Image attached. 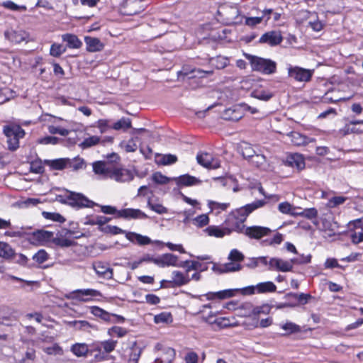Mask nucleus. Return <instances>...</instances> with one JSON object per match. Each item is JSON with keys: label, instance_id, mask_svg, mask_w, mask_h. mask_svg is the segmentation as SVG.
<instances>
[{"label": "nucleus", "instance_id": "29", "mask_svg": "<svg viewBox=\"0 0 363 363\" xmlns=\"http://www.w3.org/2000/svg\"><path fill=\"white\" fill-rule=\"evenodd\" d=\"M175 357V351L171 347L164 350L162 357L157 358L155 362L159 363H172Z\"/></svg>", "mask_w": 363, "mask_h": 363}, {"label": "nucleus", "instance_id": "31", "mask_svg": "<svg viewBox=\"0 0 363 363\" xmlns=\"http://www.w3.org/2000/svg\"><path fill=\"white\" fill-rule=\"evenodd\" d=\"M213 317H214V314L212 312H211L208 316L203 317V320L207 323H209L211 324L216 323L218 325L223 327V328H225V327L230 325L229 319H228L226 318H216L213 320H212Z\"/></svg>", "mask_w": 363, "mask_h": 363}, {"label": "nucleus", "instance_id": "43", "mask_svg": "<svg viewBox=\"0 0 363 363\" xmlns=\"http://www.w3.org/2000/svg\"><path fill=\"white\" fill-rule=\"evenodd\" d=\"M239 315L244 317H250L252 315V304L250 302H246L240 305L238 308Z\"/></svg>", "mask_w": 363, "mask_h": 363}, {"label": "nucleus", "instance_id": "20", "mask_svg": "<svg viewBox=\"0 0 363 363\" xmlns=\"http://www.w3.org/2000/svg\"><path fill=\"white\" fill-rule=\"evenodd\" d=\"M204 231L208 236H213L216 238H223L225 235H230V230L224 228H220L216 225H211L206 228Z\"/></svg>", "mask_w": 363, "mask_h": 363}, {"label": "nucleus", "instance_id": "30", "mask_svg": "<svg viewBox=\"0 0 363 363\" xmlns=\"http://www.w3.org/2000/svg\"><path fill=\"white\" fill-rule=\"evenodd\" d=\"M62 40L67 43V45L70 48H79L82 43L79 39L72 34H65L62 35Z\"/></svg>", "mask_w": 363, "mask_h": 363}, {"label": "nucleus", "instance_id": "21", "mask_svg": "<svg viewBox=\"0 0 363 363\" xmlns=\"http://www.w3.org/2000/svg\"><path fill=\"white\" fill-rule=\"evenodd\" d=\"M286 163L292 167H296L298 170L305 167V162L303 157L298 154H294L289 156L286 159Z\"/></svg>", "mask_w": 363, "mask_h": 363}, {"label": "nucleus", "instance_id": "49", "mask_svg": "<svg viewBox=\"0 0 363 363\" xmlns=\"http://www.w3.org/2000/svg\"><path fill=\"white\" fill-rule=\"evenodd\" d=\"M111 218H107L104 216H98L95 218L89 219L86 223L89 225H104L106 223H108Z\"/></svg>", "mask_w": 363, "mask_h": 363}, {"label": "nucleus", "instance_id": "39", "mask_svg": "<svg viewBox=\"0 0 363 363\" xmlns=\"http://www.w3.org/2000/svg\"><path fill=\"white\" fill-rule=\"evenodd\" d=\"M208 206L211 209V211H216V214L220 213L223 211H225L230 206L229 203H218L214 201H209Z\"/></svg>", "mask_w": 363, "mask_h": 363}, {"label": "nucleus", "instance_id": "16", "mask_svg": "<svg viewBox=\"0 0 363 363\" xmlns=\"http://www.w3.org/2000/svg\"><path fill=\"white\" fill-rule=\"evenodd\" d=\"M282 41V37L279 32L270 31L264 33L259 39V42L267 43L271 46L279 45Z\"/></svg>", "mask_w": 363, "mask_h": 363}, {"label": "nucleus", "instance_id": "48", "mask_svg": "<svg viewBox=\"0 0 363 363\" xmlns=\"http://www.w3.org/2000/svg\"><path fill=\"white\" fill-rule=\"evenodd\" d=\"M155 322L159 323H168L172 321V315L169 313L163 312L156 315L154 318Z\"/></svg>", "mask_w": 363, "mask_h": 363}, {"label": "nucleus", "instance_id": "3", "mask_svg": "<svg viewBox=\"0 0 363 363\" xmlns=\"http://www.w3.org/2000/svg\"><path fill=\"white\" fill-rule=\"evenodd\" d=\"M253 70L264 74H271L276 72L277 63L269 59L248 55Z\"/></svg>", "mask_w": 363, "mask_h": 363}, {"label": "nucleus", "instance_id": "32", "mask_svg": "<svg viewBox=\"0 0 363 363\" xmlns=\"http://www.w3.org/2000/svg\"><path fill=\"white\" fill-rule=\"evenodd\" d=\"M33 237L37 241L40 242H45L51 240L53 237V233L40 230L33 233Z\"/></svg>", "mask_w": 363, "mask_h": 363}, {"label": "nucleus", "instance_id": "1", "mask_svg": "<svg viewBox=\"0 0 363 363\" xmlns=\"http://www.w3.org/2000/svg\"><path fill=\"white\" fill-rule=\"evenodd\" d=\"M264 204L265 201L258 200L235 211H233L225 220V228L230 230V234L232 231L242 232L245 228L243 223L247 216L255 209L262 207Z\"/></svg>", "mask_w": 363, "mask_h": 363}, {"label": "nucleus", "instance_id": "28", "mask_svg": "<svg viewBox=\"0 0 363 363\" xmlns=\"http://www.w3.org/2000/svg\"><path fill=\"white\" fill-rule=\"evenodd\" d=\"M93 169L95 174L103 175L109 177V172L111 169L107 167V164L104 162H96L93 164Z\"/></svg>", "mask_w": 363, "mask_h": 363}, {"label": "nucleus", "instance_id": "40", "mask_svg": "<svg viewBox=\"0 0 363 363\" xmlns=\"http://www.w3.org/2000/svg\"><path fill=\"white\" fill-rule=\"evenodd\" d=\"M131 127V121L128 118H122L118 121L116 122L112 128L116 130H126Z\"/></svg>", "mask_w": 363, "mask_h": 363}, {"label": "nucleus", "instance_id": "60", "mask_svg": "<svg viewBox=\"0 0 363 363\" xmlns=\"http://www.w3.org/2000/svg\"><path fill=\"white\" fill-rule=\"evenodd\" d=\"M121 145L128 152H133L137 150V144L134 139H130L127 143H121Z\"/></svg>", "mask_w": 363, "mask_h": 363}, {"label": "nucleus", "instance_id": "57", "mask_svg": "<svg viewBox=\"0 0 363 363\" xmlns=\"http://www.w3.org/2000/svg\"><path fill=\"white\" fill-rule=\"evenodd\" d=\"M117 341L108 340L101 342V346L106 353H110L115 350Z\"/></svg>", "mask_w": 363, "mask_h": 363}, {"label": "nucleus", "instance_id": "25", "mask_svg": "<svg viewBox=\"0 0 363 363\" xmlns=\"http://www.w3.org/2000/svg\"><path fill=\"white\" fill-rule=\"evenodd\" d=\"M180 73L183 74L185 76H187L189 74H192V76L191 77L203 78L211 75L213 74V71H204L201 69H193L191 70H189L187 68L183 67L182 71H181Z\"/></svg>", "mask_w": 363, "mask_h": 363}, {"label": "nucleus", "instance_id": "47", "mask_svg": "<svg viewBox=\"0 0 363 363\" xmlns=\"http://www.w3.org/2000/svg\"><path fill=\"white\" fill-rule=\"evenodd\" d=\"M49 257L50 255L45 250H40L33 256V259L38 264H43L46 262Z\"/></svg>", "mask_w": 363, "mask_h": 363}, {"label": "nucleus", "instance_id": "2", "mask_svg": "<svg viewBox=\"0 0 363 363\" xmlns=\"http://www.w3.org/2000/svg\"><path fill=\"white\" fill-rule=\"evenodd\" d=\"M243 254L238 250L233 249L230 251L228 255L229 262L225 263L219 267L213 266L214 271L218 272L220 274L234 272L241 270L242 266L240 262L244 259Z\"/></svg>", "mask_w": 363, "mask_h": 363}, {"label": "nucleus", "instance_id": "56", "mask_svg": "<svg viewBox=\"0 0 363 363\" xmlns=\"http://www.w3.org/2000/svg\"><path fill=\"white\" fill-rule=\"evenodd\" d=\"M152 180L158 184H167L170 179L163 175L160 172H155L152 174Z\"/></svg>", "mask_w": 363, "mask_h": 363}, {"label": "nucleus", "instance_id": "24", "mask_svg": "<svg viewBox=\"0 0 363 363\" xmlns=\"http://www.w3.org/2000/svg\"><path fill=\"white\" fill-rule=\"evenodd\" d=\"M5 37L11 42L20 43L26 38L25 33L21 30H8L5 32Z\"/></svg>", "mask_w": 363, "mask_h": 363}, {"label": "nucleus", "instance_id": "13", "mask_svg": "<svg viewBox=\"0 0 363 363\" xmlns=\"http://www.w3.org/2000/svg\"><path fill=\"white\" fill-rule=\"evenodd\" d=\"M221 117L226 121H237L243 117V113L240 105H237L225 109Z\"/></svg>", "mask_w": 363, "mask_h": 363}, {"label": "nucleus", "instance_id": "45", "mask_svg": "<svg viewBox=\"0 0 363 363\" xmlns=\"http://www.w3.org/2000/svg\"><path fill=\"white\" fill-rule=\"evenodd\" d=\"M247 319L245 320L242 325L245 326L248 330H252L259 327V319L257 317H246Z\"/></svg>", "mask_w": 363, "mask_h": 363}, {"label": "nucleus", "instance_id": "42", "mask_svg": "<svg viewBox=\"0 0 363 363\" xmlns=\"http://www.w3.org/2000/svg\"><path fill=\"white\" fill-rule=\"evenodd\" d=\"M295 214H296V216H301L312 220L317 218L318 211L315 208H309L301 211V213H295Z\"/></svg>", "mask_w": 363, "mask_h": 363}, {"label": "nucleus", "instance_id": "15", "mask_svg": "<svg viewBox=\"0 0 363 363\" xmlns=\"http://www.w3.org/2000/svg\"><path fill=\"white\" fill-rule=\"evenodd\" d=\"M74 234V232L66 230L65 232L62 231L59 236L52 239V242L57 246L61 247H69L73 246L76 242L72 240L67 238Z\"/></svg>", "mask_w": 363, "mask_h": 363}, {"label": "nucleus", "instance_id": "6", "mask_svg": "<svg viewBox=\"0 0 363 363\" xmlns=\"http://www.w3.org/2000/svg\"><path fill=\"white\" fill-rule=\"evenodd\" d=\"M314 70L302 68L300 67H290L288 69L289 76L297 82H309L313 76Z\"/></svg>", "mask_w": 363, "mask_h": 363}, {"label": "nucleus", "instance_id": "8", "mask_svg": "<svg viewBox=\"0 0 363 363\" xmlns=\"http://www.w3.org/2000/svg\"><path fill=\"white\" fill-rule=\"evenodd\" d=\"M109 177L118 182H128L133 179V173L126 169L115 168L109 172Z\"/></svg>", "mask_w": 363, "mask_h": 363}, {"label": "nucleus", "instance_id": "7", "mask_svg": "<svg viewBox=\"0 0 363 363\" xmlns=\"http://www.w3.org/2000/svg\"><path fill=\"white\" fill-rule=\"evenodd\" d=\"M196 160L198 163L207 169H215L220 167V160L213 155L202 152L197 155Z\"/></svg>", "mask_w": 363, "mask_h": 363}, {"label": "nucleus", "instance_id": "17", "mask_svg": "<svg viewBox=\"0 0 363 363\" xmlns=\"http://www.w3.org/2000/svg\"><path fill=\"white\" fill-rule=\"evenodd\" d=\"M118 216L124 218L144 219L147 215L139 209L125 208L118 211Z\"/></svg>", "mask_w": 363, "mask_h": 363}, {"label": "nucleus", "instance_id": "35", "mask_svg": "<svg viewBox=\"0 0 363 363\" xmlns=\"http://www.w3.org/2000/svg\"><path fill=\"white\" fill-rule=\"evenodd\" d=\"M14 255V251L7 243L0 242V257L9 259Z\"/></svg>", "mask_w": 363, "mask_h": 363}, {"label": "nucleus", "instance_id": "27", "mask_svg": "<svg viewBox=\"0 0 363 363\" xmlns=\"http://www.w3.org/2000/svg\"><path fill=\"white\" fill-rule=\"evenodd\" d=\"M191 280L189 275H184L182 272L179 271H174L172 272V280L171 282L174 283V284L177 286H182L189 283Z\"/></svg>", "mask_w": 363, "mask_h": 363}, {"label": "nucleus", "instance_id": "59", "mask_svg": "<svg viewBox=\"0 0 363 363\" xmlns=\"http://www.w3.org/2000/svg\"><path fill=\"white\" fill-rule=\"evenodd\" d=\"M108 333L110 335H116L118 337H122L126 335L127 330L121 327L114 326L109 329Z\"/></svg>", "mask_w": 363, "mask_h": 363}, {"label": "nucleus", "instance_id": "34", "mask_svg": "<svg viewBox=\"0 0 363 363\" xmlns=\"http://www.w3.org/2000/svg\"><path fill=\"white\" fill-rule=\"evenodd\" d=\"M240 152L244 158L250 161L256 155L251 145L247 143L240 145Z\"/></svg>", "mask_w": 363, "mask_h": 363}, {"label": "nucleus", "instance_id": "19", "mask_svg": "<svg viewBox=\"0 0 363 363\" xmlns=\"http://www.w3.org/2000/svg\"><path fill=\"white\" fill-rule=\"evenodd\" d=\"M287 136L290 138L291 142L297 146L306 145L315 140L314 139L307 138L298 132L294 131L289 133Z\"/></svg>", "mask_w": 363, "mask_h": 363}, {"label": "nucleus", "instance_id": "64", "mask_svg": "<svg viewBox=\"0 0 363 363\" xmlns=\"http://www.w3.org/2000/svg\"><path fill=\"white\" fill-rule=\"evenodd\" d=\"M252 95L255 98H256L257 99L263 100V101H268L272 96V94H269L264 91H255L252 94Z\"/></svg>", "mask_w": 363, "mask_h": 363}, {"label": "nucleus", "instance_id": "53", "mask_svg": "<svg viewBox=\"0 0 363 363\" xmlns=\"http://www.w3.org/2000/svg\"><path fill=\"white\" fill-rule=\"evenodd\" d=\"M281 328L286 331L287 334L294 333L301 330L300 326L292 323L287 322L281 325Z\"/></svg>", "mask_w": 363, "mask_h": 363}, {"label": "nucleus", "instance_id": "11", "mask_svg": "<svg viewBox=\"0 0 363 363\" xmlns=\"http://www.w3.org/2000/svg\"><path fill=\"white\" fill-rule=\"evenodd\" d=\"M178 257L170 253L164 254L160 257L155 258L154 263L160 267H179L177 264Z\"/></svg>", "mask_w": 363, "mask_h": 363}, {"label": "nucleus", "instance_id": "33", "mask_svg": "<svg viewBox=\"0 0 363 363\" xmlns=\"http://www.w3.org/2000/svg\"><path fill=\"white\" fill-rule=\"evenodd\" d=\"M91 313L96 316L100 318L104 321L109 322L111 321V317L112 315L108 312L104 311V309L98 307V306H92L91 307Z\"/></svg>", "mask_w": 363, "mask_h": 363}, {"label": "nucleus", "instance_id": "51", "mask_svg": "<svg viewBox=\"0 0 363 363\" xmlns=\"http://www.w3.org/2000/svg\"><path fill=\"white\" fill-rule=\"evenodd\" d=\"M69 325L73 326L77 330H87L91 328V325L86 320H74L69 323Z\"/></svg>", "mask_w": 363, "mask_h": 363}, {"label": "nucleus", "instance_id": "50", "mask_svg": "<svg viewBox=\"0 0 363 363\" xmlns=\"http://www.w3.org/2000/svg\"><path fill=\"white\" fill-rule=\"evenodd\" d=\"M43 216L46 219H50L53 221L63 223L65 221V218L58 213H50V212H43Z\"/></svg>", "mask_w": 363, "mask_h": 363}, {"label": "nucleus", "instance_id": "38", "mask_svg": "<svg viewBox=\"0 0 363 363\" xmlns=\"http://www.w3.org/2000/svg\"><path fill=\"white\" fill-rule=\"evenodd\" d=\"M258 293L274 292L277 289V286L272 281H266L259 283L256 286Z\"/></svg>", "mask_w": 363, "mask_h": 363}, {"label": "nucleus", "instance_id": "36", "mask_svg": "<svg viewBox=\"0 0 363 363\" xmlns=\"http://www.w3.org/2000/svg\"><path fill=\"white\" fill-rule=\"evenodd\" d=\"M278 209L282 213L296 216L295 210L300 209V207H294L289 202H282L279 204Z\"/></svg>", "mask_w": 363, "mask_h": 363}, {"label": "nucleus", "instance_id": "5", "mask_svg": "<svg viewBox=\"0 0 363 363\" xmlns=\"http://www.w3.org/2000/svg\"><path fill=\"white\" fill-rule=\"evenodd\" d=\"M66 203L73 207L84 208L91 207L94 203L88 199L85 196L80 193L74 191H67L65 195Z\"/></svg>", "mask_w": 363, "mask_h": 363}, {"label": "nucleus", "instance_id": "9", "mask_svg": "<svg viewBox=\"0 0 363 363\" xmlns=\"http://www.w3.org/2000/svg\"><path fill=\"white\" fill-rule=\"evenodd\" d=\"M101 292L93 289H77L72 292V296L74 299L82 302H88L91 300V297L101 296Z\"/></svg>", "mask_w": 363, "mask_h": 363}, {"label": "nucleus", "instance_id": "41", "mask_svg": "<svg viewBox=\"0 0 363 363\" xmlns=\"http://www.w3.org/2000/svg\"><path fill=\"white\" fill-rule=\"evenodd\" d=\"M68 162V160L66 159H57L55 160L46 161V163L52 169L62 170L66 167Z\"/></svg>", "mask_w": 363, "mask_h": 363}, {"label": "nucleus", "instance_id": "14", "mask_svg": "<svg viewBox=\"0 0 363 363\" xmlns=\"http://www.w3.org/2000/svg\"><path fill=\"white\" fill-rule=\"evenodd\" d=\"M92 267L99 276L108 279L113 278V269L108 267V264L97 261L93 263Z\"/></svg>", "mask_w": 363, "mask_h": 363}, {"label": "nucleus", "instance_id": "52", "mask_svg": "<svg viewBox=\"0 0 363 363\" xmlns=\"http://www.w3.org/2000/svg\"><path fill=\"white\" fill-rule=\"evenodd\" d=\"M66 51V48L60 45L54 43L51 45L50 53L53 57H59Z\"/></svg>", "mask_w": 363, "mask_h": 363}, {"label": "nucleus", "instance_id": "37", "mask_svg": "<svg viewBox=\"0 0 363 363\" xmlns=\"http://www.w3.org/2000/svg\"><path fill=\"white\" fill-rule=\"evenodd\" d=\"M71 350L76 356L83 357L88 353L89 348L84 343H76L72 345Z\"/></svg>", "mask_w": 363, "mask_h": 363}, {"label": "nucleus", "instance_id": "44", "mask_svg": "<svg viewBox=\"0 0 363 363\" xmlns=\"http://www.w3.org/2000/svg\"><path fill=\"white\" fill-rule=\"evenodd\" d=\"M192 223L194 225L198 228H202L206 226L209 223V218L207 214H201L194 218L192 220Z\"/></svg>", "mask_w": 363, "mask_h": 363}, {"label": "nucleus", "instance_id": "55", "mask_svg": "<svg viewBox=\"0 0 363 363\" xmlns=\"http://www.w3.org/2000/svg\"><path fill=\"white\" fill-rule=\"evenodd\" d=\"M346 200L347 198L345 196H334L329 199L328 206L329 208H335L342 204Z\"/></svg>", "mask_w": 363, "mask_h": 363}, {"label": "nucleus", "instance_id": "23", "mask_svg": "<svg viewBox=\"0 0 363 363\" xmlns=\"http://www.w3.org/2000/svg\"><path fill=\"white\" fill-rule=\"evenodd\" d=\"M252 165L262 170H267L269 165L265 156L262 154H257L249 161Z\"/></svg>", "mask_w": 363, "mask_h": 363}, {"label": "nucleus", "instance_id": "54", "mask_svg": "<svg viewBox=\"0 0 363 363\" xmlns=\"http://www.w3.org/2000/svg\"><path fill=\"white\" fill-rule=\"evenodd\" d=\"M179 267H186V272L188 273L190 270H197L201 267V264L196 261H185L180 264H179Z\"/></svg>", "mask_w": 363, "mask_h": 363}, {"label": "nucleus", "instance_id": "46", "mask_svg": "<svg viewBox=\"0 0 363 363\" xmlns=\"http://www.w3.org/2000/svg\"><path fill=\"white\" fill-rule=\"evenodd\" d=\"M100 138L96 135L85 138L84 141L80 144V147L82 148H89L94 145H97L100 143Z\"/></svg>", "mask_w": 363, "mask_h": 363}, {"label": "nucleus", "instance_id": "26", "mask_svg": "<svg viewBox=\"0 0 363 363\" xmlns=\"http://www.w3.org/2000/svg\"><path fill=\"white\" fill-rule=\"evenodd\" d=\"M126 238L130 241L133 242H135L140 245H147L150 244L151 242V240L148 237L143 236L135 233H126Z\"/></svg>", "mask_w": 363, "mask_h": 363}, {"label": "nucleus", "instance_id": "22", "mask_svg": "<svg viewBox=\"0 0 363 363\" xmlns=\"http://www.w3.org/2000/svg\"><path fill=\"white\" fill-rule=\"evenodd\" d=\"M84 40L87 46V50L89 52H97L104 48V44L98 38L85 37Z\"/></svg>", "mask_w": 363, "mask_h": 363}, {"label": "nucleus", "instance_id": "10", "mask_svg": "<svg viewBox=\"0 0 363 363\" xmlns=\"http://www.w3.org/2000/svg\"><path fill=\"white\" fill-rule=\"evenodd\" d=\"M272 230L267 227L253 225L247 227L244 233L250 238L260 239L264 236L269 235Z\"/></svg>", "mask_w": 363, "mask_h": 363}, {"label": "nucleus", "instance_id": "18", "mask_svg": "<svg viewBox=\"0 0 363 363\" xmlns=\"http://www.w3.org/2000/svg\"><path fill=\"white\" fill-rule=\"evenodd\" d=\"M173 179L176 182L178 186H190L201 184V181L199 179L189 174L181 175L178 177L174 178Z\"/></svg>", "mask_w": 363, "mask_h": 363}, {"label": "nucleus", "instance_id": "4", "mask_svg": "<svg viewBox=\"0 0 363 363\" xmlns=\"http://www.w3.org/2000/svg\"><path fill=\"white\" fill-rule=\"evenodd\" d=\"M4 133L7 138L8 147L11 150H16L19 147V139L25 135V131L18 125L5 126Z\"/></svg>", "mask_w": 363, "mask_h": 363}, {"label": "nucleus", "instance_id": "58", "mask_svg": "<svg viewBox=\"0 0 363 363\" xmlns=\"http://www.w3.org/2000/svg\"><path fill=\"white\" fill-rule=\"evenodd\" d=\"M238 290V289H235V290L226 289V290L218 291V292H216L217 298L222 300V299L231 298V297L234 296L235 291H236Z\"/></svg>", "mask_w": 363, "mask_h": 363}, {"label": "nucleus", "instance_id": "61", "mask_svg": "<svg viewBox=\"0 0 363 363\" xmlns=\"http://www.w3.org/2000/svg\"><path fill=\"white\" fill-rule=\"evenodd\" d=\"M147 205L153 211L159 214H164L167 212V208L160 203H152L150 201H148Z\"/></svg>", "mask_w": 363, "mask_h": 363}, {"label": "nucleus", "instance_id": "12", "mask_svg": "<svg viewBox=\"0 0 363 363\" xmlns=\"http://www.w3.org/2000/svg\"><path fill=\"white\" fill-rule=\"evenodd\" d=\"M269 269L277 270L283 272H291V262L279 258H271L269 261Z\"/></svg>", "mask_w": 363, "mask_h": 363}, {"label": "nucleus", "instance_id": "63", "mask_svg": "<svg viewBox=\"0 0 363 363\" xmlns=\"http://www.w3.org/2000/svg\"><path fill=\"white\" fill-rule=\"evenodd\" d=\"M48 130L51 134H60L62 136H66L69 133V130L65 128H62L59 127H56L54 125H50L48 127Z\"/></svg>", "mask_w": 363, "mask_h": 363}, {"label": "nucleus", "instance_id": "62", "mask_svg": "<svg viewBox=\"0 0 363 363\" xmlns=\"http://www.w3.org/2000/svg\"><path fill=\"white\" fill-rule=\"evenodd\" d=\"M5 8L12 10V11H18V10H23L25 11L26 9V7L25 6H18L14 2L11 1H6L3 2L2 4Z\"/></svg>", "mask_w": 363, "mask_h": 363}]
</instances>
